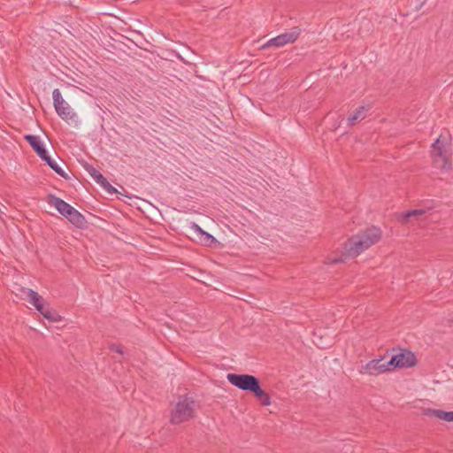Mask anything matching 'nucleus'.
I'll list each match as a JSON object with an SVG mask.
<instances>
[{"label":"nucleus","mask_w":453,"mask_h":453,"mask_svg":"<svg viewBox=\"0 0 453 453\" xmlns=\"http://www.w3.org/2000/svg\"><path fill=\"white\" fill-rule=\"evenodd\" d=\"M381 231L372 226L350 237L344 244L345 257H356L380 241Z\"/></svg>","instance_id":"f257e3e1"},{"label":"nucleus","mask_w":453,"mask_h":453,"mask_svg":"<svg viewBox=\"0 0 453 453\" xmlns=\"http://www.w3.org/2000/svg\"><path fill=\"white\" fill-rule=\"evenodd\" d=\"M195 415V401L190 397L180 396L171 410L170 423L173 425H180L194 418Z\"/></svg>","instance_id":"f03ea898"},{"label":"nucleus","mask_w":453,"mask_h":453,"mask_svg":"<svg viewBox=\"0 0 453 453\" xmlns=\"http://www.w3.org/2000/svg\"><path fill=\"white\" fill-rule=\"evenodd\" d=\"M53 104L58 115L65 122H78V115L73 111L72 107L64 100L61 92L56 88L52 92Z\"/></svg>","instance_id":"7ed1b4c3"},{"label":"nucleus","mask_w":453,"mask_h":453,"mask_svg":"<svg viewBox=\"0 0 453 453\" xmlns=\"http://www.w3.org/2000/svg\"><path fill=\"white\" fill-rule=\"evenodd\" d=\"M431 157L438 168L446 171L450 169L449 155L445 148V144L441 140V136L432 144Z\"/></svg>","instance_id":"20e7f679"},{"label":"nucleus","mask_w":453,"mask_h":453,"mask_svg":"<svg viewBox=\"0 0 453 453\" xmlns=\"http://www.w3.org/2000/svg\"><path fill=\"white\" fill-rule=\"evenodd\" d=\"M226 379L233 386L248 392H251L259 382L257 378L250 374L228 373Z\"/></svg>","instance_id":"39448f33"},{"label":"nucleus","mask_w":453,"mask_h":453,"mask_svg":"<svg viewBox=\"0 0 453 453\" xmlns=\"http://www.w3.org/2000/svg\"><path fill=\"white\" fill-rule=\"evenodd\" d=\"M417 359L415 355L409 350L401 349L398 353L393 355L390 358L392 369L408 368L416 365Z\"/></svg>","instance_id":"423d86ee"},{"label":"nucleus","mask_w":453,"mask_h":453,"mask_svg":"<svg viewBox=\"0 0 453 453\" xmlns=\"http://www.w3.org/2000/svg\"><path fill=\"white\" fill-rule=\"evenodd\" d=\"M364 369L371 375H378L393 370L390 365V359L385 361L383 358L369 361L364 366Z\"/></svg>","instance_id":"0eeeda50"},{"label":"nucleus","mask_w":453,"mask_h":453,"mask_svg":"<svg viewBox=\"0 0 453 453\" xmlns=\"http://www.w3.org/2000/svg\"><path fill=\"white\" fill-rule=\"evenodd\" d=\"M190 229L193 231V233L196 235L198 238V242L206 246V247H213L218 243V241L215 237H213L211 234L205 232L202 229V227L195 223H190Z\"/></svg>","instance_id":"6e6552de"},{"label":"nucleus","mask_w":453,"mask_h":453,"mask_svg":"<svg viewBox=\"0 0 453 453\" xmlns=\"http://www.w3.org/2000/svg\"><path fill=\"white\" fill-rule=\"evenodd\" d=\"M46 201L50 205L56 208L57 211L65 218H67L74 209L71 204L52 194L47 196Z\"/></svg>","instance_id":"1a4fd4ad"},{"label":"nucleus","mask_w":453,"mask_h":453,"mask_svg":"<svg viewBox=\"0 0 453 453\" xmlns=\"http://www.w3.org/2000/svg\"><path fill=\"white\" fill-rule=\"evenodd\" d=\"M423 414L427 417H434L447 422H453V411L427 408L423 410Z\"/></svg>","instance_id":"9d476101"},{"label":"nucleus","mask_w":453,"mask_h":453,"mask_svg":"<svg viewBox=\"0 0 453 453\" xmlns=\"http://www.w3.org/2000/svg\"><path fill=\"white\" fill-rule=\"evenodd\" d=\"M24 139L29 143V145L40 157H44V154L47 153V150L43 147L39 136L34 134H27L24 136Z\"/></svg>","instance_id":"9b49d317"},{"label":"nucleus","mask_w":453,"mask_h":453,"mask_svg":"<svg viewBox=\"0 0 453 453\" xmlns=\"http://www.w3.org/2000/svg\"><path fill=\"white\" fill-rule=\"evenodd\" d=\"M251 393L254 394V395L261 403L262 405L269 406L271 404V397H270V395L262 389V388L260 387L259 382L251 390Z\"/></svg>","instance_id":"f8f14e48"},{"label":"nucleus","mask_w":453,"mask_h":453,"mask_svg":"<svg viewBox=\"0 0 453 453\" xmlns=\"http://www.w3.org/2000/svg\"><path fill=\"white\" fill-rule=\"evenodd\" d=\"M66 219L73 225L76 226L79 228H83L87 224L85 217L75 208L73 210V211L68 215Z\"/></svg>","instance_id":"ddd939ff"},{"label":"nucleus","mask_w":453,"mask_h":453,"mask_svg":"<svg viewBox=\"0 0 453 453\" xmlns=\"http://www.w3.org/2000/svg\"><path fill=\"white\" fill-rule=\"evenodd\" d=\"M368 107L359 106L355 111L348 118L349 126H354L357 121L362 120L366 116Z\"/></svg>","instance_id":"4468645a"},{"label":"nucleus","mask_w":453,"mask_h":453,"mask_svg":"<svg viewBox=\"0 0 453 453\" xmlns=\"http://www.w3.org/2000/svg\"><path fill=\"white\" fill-rule=\"evenodd\" d=\"M425 213H426V211L422 210V209L411 210L406 212H403L399 217V220L401 221L402 224H407L410 221L411 218L418 219L419 217L423 216Z\"/></svg>","instance_id":"2eb2a0df"},{"label":"nucleus","mask_w":453,"mask_h":453,"mask_svg":"<svg viewBox=\"0 0 453 453\" xmlns=\"http://www.w3.org/2000/svg\"><path fill=\"white\" fill-rule=\"evenodd\" d=\"M301 34V29L299 27H294L290 29V31L280 34L281 37L283 38V41L286 44L293 43L295 42L299 35Z\"/></svg>","instance_id":"dca6fc26"},{"label":"nucleus","mask_w":453,"mask_h":453,"mask_svg":"<svg viewBox=\"0 0 453 453\" xmlns=\"http://www.w3.org/2000/svg\"><path fill=\"white\" fill-rule=\"evenodd\" d=\"M27 299L28 302L35 306L36 310H40L41 305L44 303L43 298L33 289H27Z\"/></svg>","instance_id":"f3484780"},{"label":"nucleus","mask_w":453,"mask_h":453,"mask_svg":"<svg viewBox=\"0 0 453 453\" xmlns=\"http://www.w3.org/2000/svg\"><path fill=\"white\" fill-rule=\"evenodd\" d=\"M45 319L51 322H58L60 320V316L51 311L48 306H45L44 303L41 305L40 310H37Z\"/></svg>","instance_id":"a211bd4d"},{"label":"nucleus","mask_w":453,"mask_h":453,"mask_svg":"<svg viewBox=\"0 0 453 453\" xmlns=\"http://www.w3.org/2000/svg\"><path fill=\"white\" fill-rule=\"evenodd\" d=\"M41 158L58 175L65 177V173L64 170L58 165V164L53 160L49 155L48 152L44 154V157H41Z\"/></svg>","instance_id":"6ab92c4d"},{"label":"nucleus","mask_w":453,"mask_h":453,"mask_svg":"<svg viewBox=\"0 0 453 453\" xmlns=\"http://www.w3.org/2000/svg\"><path fill=\"white\" fill-rule=\"evenodd\" d=\"M87 170L97 184H99L100 186L106 184L109 185V181L106 180V178L93 166H90Z\"/></svg>","instance_id":"aec40b11"},{"label":"nucleus","mask_w":453,"mask_h":453,"mask_svg":"<svg viewBox=\"0 0 453 453\" xmlns=\"http://www.w3.org/2000/svg\"><path fill=\"white\" fill-rule=\"evenodd\" d=\"M285 45H286V43L283 41V38L281 37L280 35H279L276 37L272 38L269 41H267L265 44L262 45L261 49L265 50V49H267L269 47L280 48V47H283Z\"/></svg>","instance_id":"412c9836"},{"label":"nucleus","mask_w":453,"mask_h":453,"mask_svg":"<svg viewBox=\"0 0 453 453\" xmlns=\"http://www.w3.org/2000/svg\"><path fill=\"white\" fill-rule=\"evenodd\" d=\"M101 187H103L110 194H113V193L117 192L116 188L114 187H112L110 183H109V185H107V184L102 185Z\"/></svg>","instance_id":"4be33fe9"},{"label":"nucleus","mask_w":453,"mask_h":453,"mask_svg":"<svg viewBox=\"0 0 453 453\" xmlns=\"http://www.w3.org/2000/svg\"><path fill=\"white\" fill-rule=\"evenodd\" d=\"M110 349H111V351H115V352H117V353H119V354H120V355H123V350H122V349L120 348V346H118V345H114V344H113V345H111V348H110Z\"/></svg>","instance_id":"5701e85b"},{"label":"nucleus","mask_w":453,"mask_h":453,"mask_svg":"<svg viewBox=\"0 0 453 453\" xmlns=\"http://www.w3.org/2000/svg\"><path fill=\"white\" fill-rule=\"evenodd\" d=\"M343 261H344V258L342 257H340V258H338V259H334V263H342V262H343Z\"/></svg>","instance_id":"b1692460"}]
</instances>
